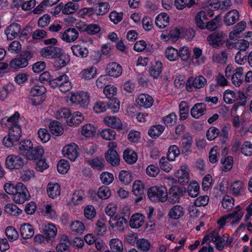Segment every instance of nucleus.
<instances>
[{"mask_svg": "<svg viewBox=\"0 0 252 252\" xmlns=\"http://www.w3.org/2000/svg\"><path fill=\"white\" fill-rule=\"evenodd\" d=\"M24 120L23 117H20L18 112H16L9 117L2 118L0 123L2 127L7 128L9 130L15 131L16 128H18L22 132L21 122Z\"/></svg>", "mask_w": 252, "mask_h": 252, "instance_id": "1", "label": "nucleus"}, {"mask_svg": "<svg viewBox=\"0 0 252 252\" xmlns=\"http://www.w3.org/2000/svg\"><path fill=\"white\" fill-rule=\"evenodd\" d=\"M149 198L153 202H165L167 199V190L163 186H155L150 188L147 192Z\"/></svg>", "mask_w": 252, "mask_h": 252, "instance_id": "2", "label": "nucleus"}, {"mask_svg": "<svg viewBox=\"0 0 252 252\" xmlns=\"http://www.w3.org/2000/svg\"><path fill=\"white\" fill-rule=\"evenodd\" d=\"M51 86L52 88H59L62 93H66L70 91L72 85L69 81L68 76L66 74L62 75L55 78L51 82Z\"/></svg>", "mask_w": 252, "mask_h": 252, "instance_id": "3", "label": "nucleus"}, {"mask_svg": "<svg viewBox=\"0 0 252 252\" xmlns=\"http://www.w3.org/2000/svg\"><path fill=\"white\" fill-rule=\"evenodd\" d=\"M30 197V195L26 187L22 183H17L13 196V201L17 204H22Z\"/></svg>", "mask_w": 252, "mask_h": 252, "instance_id": "4", "label": "nucleus"}, {"mask_svg": "<svg viewBox=\"0 0 252 252\" xmlns=\"http://www.w3.org/2000/svg\"><path fill=\"white\" fill-rule=\"evenodd\" d=\"M71 104L86 108L90 103V96L87 92H80L72 94L69 98Z\"/></svg>", "mask_w": 252, "mask_h": 252, "instance_id": "5", "label": "nucleus"}, {"mask_svg": "<svg viewBox=\"0 0 252 252\" xmlns=\"http://www.w3.org/2000/svg\"><path fill=\"white\" fill-rule=\"evenodd\" d=\"M30 56L29 52H25L21 56L12 59L9 64L10 68L17 70L26 67L29 64Z\"/></svg>", "mask_w": 252, "mask_h": 252, "instance_id": "6", "label": "nucleus"}, {"mask_svg": "<svg viewBox=\"0 0 252 252\" xmlns=\"http://www.w3.org/2000/svg\"><path fill=\"white\" fill-rule=\"evenodd\" d=\"M25 164V161L22 157L14 154L8 156L5 159L6 167L11 170L20 169Z\"/></svg>", "mask_w": 252, "mask_h": 252, "instance_id": "7", "label": "nucleus"}, {"mask_svg": "<svg viewBox=\"0 0 252 252\" xmlns=\"http://www.w3.org/2000/svg\"><path fill=\"white\" fill-rule=\"evenodd\" d=\"M46 88L41 84L37 83L32 87L30 91V95L33 97H37V101H33L34 105H38L41 103L44 100V94L46 92Z\"/></svg>", "mask_w": 252, "mask_h": 252, "instance_id": "8", "label": "nucleus"}, {"mask_svg": "<svg viewBox=\"0 0 252 252\" xmlns=\"http://www.w3.org/2000/svg\"><path fill=\"white\" fill-rule=\"evenodd\" d=\"M62 153L64 157L75 161L79 155V147L75 143H72L64 146Z\"/></svg>", "mask_w": 252, "mask_h": 252, "instance_id": "9", "label": "nucleus"}, {"mask_svg": "<svg viewBox=\"0 0 252 252\" xmlns=\"http://www.w3.org/2000/svg\"><path fill=\"white\" fill-rule=\"evenodd\" d=\"M21 27L17 23H12L6 27L4 34L7 40H11L18 37L20 33Z\"/></svg>", "mask_w": 252, "mask_h": 252, "instance_id": "10", "label": "nucleus"}, {"mask_svg": "<svg viewBox=\"0 0 252 252\" xmlns=\"http://www.w3.org/2000/svg\"><path fill=\"white\" fill-rule=\"evenodd\" d=\"M61 48L49 46L42 48L39 52L40 56L47 59H54L60 54Z\"/></svg>", "mask_w": 252, "mask_h": 252, "instance_id": "11", "label": "nucleus"}, {"mask_svg": "<svg viewBox=\"0 0 252 252\" xmlns=\"http://www.w3.org/2000/svg\"><path fill=\"white\" fill-rule=\"evenodd\" d=\"M21 135V132L18 128H16L15 131L9 130L8 135L4 137L3 139V145L8 148L12 147L19 140Z\"/></svg>", "mask_w": 252, "mask_h": 252, "instance_id": "12", "label": "nucleus"}, {"mask_svg": "<svg viewBox=\"0 0 252 252\" xmlns=\"http://www.w3.org/2000/svg\"><path fill=\"white\" fill-rule=\"evenodd\" d=\"M79 36V32L75 28H69L60 33L61 39L66 43H71L75 41Z\"/></svg>", "mask_w": 252, "mask_h": 252, "instance_id": "13", "label": "nucleus"}, {"mask_svg": "<svg viewBox=\"0 0 252 252\" xmlns=\"http://www.w3.org/2000/svg\"><path fill=\"white\" fill-rule=\"evenodd\" d=\"M185 214V209L181 205H175L168 212V217L172 220H177L182 218Z\"/></svg>", "mask_w": 252, "mask_h": 252, "instance_id": "14", "label": "nucleus"}, {"mask_svg": "<svg viewBox=\"0 0 252 252\" xmlns=\"http://www.w3.org/2000/svg\"><path fill=\"white\" fill-rule=\"evenodd\" d=\"M189 169L186 164L181 165L180 168L175 172V177L181 183H188L189 181Z\"/></svg>", "mask_w": 252, "mask_h": 252, "instance_id": "15", "label": "nucleus"}, {"mask_svg": "<svg viewBox=\"0 0 252 252\" xmlns=\"http://www.w3.org/2000/svg\"><path fill=\"white\" fill-rule=\"evenodd\" d=\"M206 84V79L202 75H199L195 77H190L188 80L187 86L188 88L189 87H193L196 89H201L203 88Z\"/></svg>", "mask_w": 252, "mask_h": 252, "instance_id": "16", "label": "nucleus"}, {"mask_svg": "<svg viewBox=\"0 0 252 252\" xmlns=\"http://www.w3.org/2000/svg\"><path fill=\"white\" fill-rule=\"evenodd\" d=\"M137 104L144 108H150L153 104L154 99L152 97L146 94H139L136 99Z\"/></svg>", "mask_w": 252, "mask_h": 252, "instance_id": "17", "label": "nucleus"}, {"mask_svg": "<svg viewBox=\"0 0 252 252\" xmlns=\"http://www.w3.org/2000/svg\"><path fill=\"white\" fill-rule=\"evenodd\" d=\"M106 70L107 76L118 78L122 74V67L118 63L112 62L107 64Z\"/></svg>", "mask_w": 252, "mask_h": 252, "instance_id": "18", "label": "nucleus"}, {"mask_svg": "<svg viewBox=\"0 0 252 252\" xmlns=\"http://www.w3.org/2000/svg\"><path fill=\"white\" fill-rule=\"evenodd\" d=\"M192 143V138L189 134L186 133L184 135L181 146V152L183 154L188 155L191 153V147Z\"/></svg>", "mask_w": 252, "mask_h": 252, "instance_id": "19", "label": "nucleus"}, {"mask_svg": "<svg viewBox=\"0 0 252 252\" xmlns=\"http://www.w3.org/2000/svg\"><path fill=\"white\" fill-rule=\"evenodd\" d=\"M103 123L107 126L118 130H121L123 128V124L121 120L115 116H105L103 119Z\"/></svg>", "mask_w": 252, "mask_h": 252, "instance_id": "20", "label": "nucleus"}, {"mask_svg": "<svg viewBox=\"0 0 252 252\" xmlns=\"http://www.w3.org/2000/svg\"><path fill=\"white\" fill-rule=\"evenodd\" d=\"M109 222L112 228H116L118 230L123 231L125 228L124 225L127 222V221L123 217L116 216L115 217L111 218Z\"/></svg>", "mask_w": 252, "mask_h": 252, "instance_id": "21", "label": "nucleus"}, {"mask_svg": "<svg viewBox=\"0 0 252 252\" xmlns=\"http://www.w3.org/2000/svg\"><path fill=\"white\" fill-rule=\"evenodd\" d=\"M44 154V150L41 146L32 147L25 158L30 160H35L41 158Z\"/></svg>", "mask_w": 252, "mask_h": 252, "instance_id": "22", "label": "nucleus"}, {"mask_svg": "<svg viewBox=\"0 0 252 252\" xmlns=\"http://www.w3.org/2000/svg\"><path fill=\"white\" fill-rule=\"evenodd\" d=\"M42 232L45 236L47 237V239L51 240L57 236V228L53 223H44L42 225Z\"/></svg>", "mask_w": 252, "mask_h": 252, "instance_id": "23", "label": "nucleus"}, {"mask_svg": "<svg viewBox=\"0 0 252 252\" xmlns=\"http://www.w3.org/2000/svg\"><path fill=\"white\" fill-rule=\"evenodd\" d=\"M84 120L83 114L79 112H71V115L68 119H67V124L70 126H77Z\"/></svg>", "mask_w": 252, "mask_h": 252, "instance_id": "24", "label": "nucleus"}, {"mask_svg": "<svg viewBox=\"0 0 252 252\" xmlns=\"http://www.w3.org/2000/svg\"><path fill=\"white\" fill-rule=\"evenodd\" d=\"M206 111V105L203 103H197L191 108L190 115L195 119H199L205 114Z\"/></svg>", "mask_w": 252, "mask_h": 252, "instance_id": "25", "label": "nucleus"}, {"mask_svg": "<svg viewBox=\"0 0 252 252\" xmlns=\"http://www.w3.org/2000/svg\"><path fill=\"white\" fill-rule=\"evenodd\" d=\"M170 17L167 14L162 12L158 14L155 19V24L159 29H162L169 25Z\"/></svg>", "mask_w": 252, "mask_h": 252, "instance_id": "26", "label": "nucleus"}, {"mask_svg": "<svg viewBox=\"0 0 252 252\" xmlns=\"http://www.w3.org/2000/svg\"><path fill=\"white\" fill-rule=\"evenodd\" d=\"M145 216L140 213L132 215L129 220V225L132 228H138L142 226L145 222Z\"/></svg>", "mask_w": 252, "mask_h": 252, "instance_id": "27", "label": "nucleus"}, {"mask_svg": "<svg viewBox=\"0 0 252 252\" xmlns=\"http://www.w3.org/2000/svg\"><path fill=\"white\" fill-rule=\"evenodd\" d=\"M245 190L244 184L239 180L234 181L230 187V192L234 196L242 195Z\"/></svg>", "mask_w": 252, "mask_h": 252, "instance_id": "28", "label": "nucleus"}, {"mask_svg": "<svg viewBox=\"0 0 252 252\" xmlns=\"http://www.w3.org/2000/svg\"><path fill=\"white\" fill-rule=\"evenodd\" d=\"M46 190L49 197L54 199L60 195L61 189L58 183L50 182L47 185Z\"/></svg>", "mask_w": 252, "mask_h": 252, "instance_id": "29", "label": "nucleus"}, {"mask_svg": "<svg viewBox=\"0 0 252 252\" xmlns=\"http://www.w3.org/2000/svg\"><path fill=\"white\" fill-rule=\"evenodd\" d=\"M227 216L229 218V220H231L230 224L232 226H236L240 222L244 216V212L241 210L239 206H238L232 213L227 214Z\"/></svg>", "mask_w": 252, "mask_h": 252, "instance_id": "30", "label": "nucleus"}, {"mask_svg": "<svg viewBox=\"0 0 252 252\" xmlns=\"http://www.w3.org/2000/svg\"><path fill=\"white\" fill-rule=\"evenodd\" d=\"M97 127L92 124H86L81 127V133L86 138L94 137L96 134Z\"/></svg>", "mask_w": 252, "mask_h": 252, "instance_id": "31", "label": "nucleus"}, {"mask_svg": "<svg viewBox=\"0 0 252 252\" xmlns=\"http://www.w3.org/2000/svg\"><path fill=\"white\" fill-rule=\"evenodd\" d=\"M244 68L236 67L235 72L231 77L232 83L236 87H239L243 82Z\"/></svg>", "mask_w": 252, "mask_h": 252, "instance_id": "32", "label": "nucleus"}, {"mask_svg": "<svg viewBox=\"0 0 252 252\" xmlns=\"http://www.w3.org/2000/svg\"><path fill=\"white\" fill-rule=\"evenodd\" d=\"M209 13L207 14L205 11L198 12L195 17V22L196 25L201 29H206V24L208 20V16Z\"/></svg>", "mask_w": 252, "mask_h": 252, "instance_id": "33", "label": "nucleus"}, {"mask_svg": "<svg viewBox=\"0 0 252 252\" xmlns=\"http://www.w3.org/2000/svg\"><path fill=\"white\" fill-rule=\"evenodd\" d=\"M192 62L194 65H200L203 64L206 60L205 56L202 55V50L198 47H194L192 50Z\"/></svg>", "mask_w": 252, "mask_h": 252, "instance_id": "34", "label": "nucleus"}, {"mask_svg": "<svg viewBox=\"0 0 252 252\" xmlns=\"http://www.w3.org/2000/svg\"><path fill=\"white\" fill-rule=\"evenodd\" d=\"M207 40L209 44L214 48H217L223 43L222 35L219 33H213L209 35Z\"/></svg>", "mask_w": 252, "mask_h": 252, "instance_id": "35", "label": "nucleus"}, {"mask_svg": "<svg viewBox=\"0 0 252 252\" xmlns=\"http://www.w3.org/2000/svg\"><path fill=\"white\" fill-rule=\"evenodd\" d=\"M233 239L230 238L227 235H223L220 237L216 241H215V247L217 250L221 251L223 250L224 246H229L232 243Z\"/></svg>", "mask_w": 252, "mask_h": 252, "instance_id": "36", "label": "nucleus"}, {"mask_svg": "<svg viewBox=\"0 0 252 252\" xmlns=\"http://www.w3.org/2000/svg\"><path fill=\"white\" fill-rule=\"evenodd\" d=\"M239 18L238 11L233 9L228 12L224 16V22L227 26L233 25L236 23Z\"/></svg>", "mask_w": 252, "mask_h": 252, "instance_id": "37", "label": "nucleus"}, {"mask_svg": "<svg viewBox=\"0 0 252 252\" xmlns=\"http://www.w3.org/2000/svg\"><path fill=\"white\" fill-rule=\"evenodd\" d=\"M20 230L22 237L25 239L32 238L34 234V229L30 223L22 224Z\"/></svg>", "mask_w": 252, "mask_h": 252, "instance_id": "38", "label": "nucleus"}, {"mask_svg": "<svg viewBox=\"0 0 252 252\" xmlns=\"http://www.w3.org/2000/svg\"><path fill=\"white\" fill-rule=\"evenodd\" d=\"M97 74V69L92 65L83 69L80 72L81 77L85 80H91L94 78Z\"/></svg>", "mask_w": 252, "mask_h": 252, "instance_id": "39", "label": "nucleus"}, {"mask_svg": "<svg viewBox=\"0 0 252 252\" xmlns=\"http://www.w3.org/2000/svg\"><path fill=\"white\" fill-rule=\"evenodd\" d=\"M32 147L33 143L30 140H24L21 141L18 147L20 155L25 157Z\"/></svg>", "mask_w": 252, "mask_h": 252, "instance_id": "40", "label": "nucleus"}, {"mask_svg": "<svg viewBox=\"0 0 252 252\" xmlns=\"http://www.w3.org/2000/svg\"><path fill=\"white\" fill-rule=\"evenodd\" d=\"M69 229L73 234H82L85 229V226L81 221L74 220L72 221L69 225Z\"/></svg>", "mask_w": 252, "mask_h": 252, "instance_id": "41", "label": "nucleus"}, {"mask_svg": "<svg viewBox=\"0 0 252 252\" xmlns=\"http://www.w3.org/2000/svg\"><path fill=\"white\" fill-rule=\"evenodd\" d=\"M107 161L113 166H117L120 163V158L116 151L108 150L106 153Z\"/></svg>", "mask_w": 252, "mask_h": 252, "instance_id": "42", "label": "nucleus"}, {"mask_svg": "<svg viewBox=\"0 0 252 252\" xmlns=\"http://www.w3.org/2000/svg\"><path fill=\"white\" fill-rule=\"evenodd\" d=\"M71 50L73 54L77 57L85 58L88 56L89 53L86 47L79 44L72 45L71 47Z\"/></svg>", "mask_w": 252, "mask_h": 252, "instance_id": "43", "label": "nucleus"}, {"mask_svg": "<svg viewBox=\"0 0 252 252\" xmlns=\"http://www.w3.org/2000/svg\"><path fill=\"white\" fill-rule=\"evenodd\" d=\"M109 245L112 252H123L124 246L123 242L117 238L110 239L109 242Z\"/></svg>", "mask_w": 252, "mask_h": 252, "instance_id": "44", "label": "nucleus"}, {"mask_svg": "<svg viewBox=\"0 0 252 252\" xmlns=\"http://www.w3.org/2000/svg\"><path fill=\"white\" fill-rule=\"evenodd\" d=\"M246 23L241 21L239 22L233 28V30L229 33V38L231 39H234L239 36L241 32L245 29Z\"/></svg>", "mask_w": 252, "mask_h": 252, "instance_id": "45", "label": "nucleus"}, {"mask_svg": "<svg viewBox=\"0 0 252 252\" xmlns=\"http://www.w3.org/2000/svg\"><path fill=\"white\" fill-rule=\"evenodd\" d=\"M54 115L58 120L61 121L65 120L67 123V119H68L71 115V111L66 108H61L57 110Z\"/></svg>", "mask_w": 252, "mask_h": 252, "instance_id": "46", "label": "nucleus"}, {"mask_svg": "<svg viewBox=\"0 0 252 252\" xmlns=\"http://www.w3.org/2000/svg\"><path fill=\"white\" fill-rule=\"evenodd\" d=\"M54 59L56 60V65L60 67L65 66L70 61L69 56L63 53L61 48L60 54Z\"/></svg>", "mask_w": 252, "mask_h": 252, "instance_id": "47", "label": "nucleus"}, {"mask_svg": "<svg viewBox=\"0 0 252 252\" xmlns=\"http://www.w3.org/2000/svg\"><path fill=\"white\" fill-rule=\"evenodd\" d=\"M123 158L128 164L134 163L137 160V154L133 150L127 149L124 151Z\"/></svg>", "mask_w": 252, "mask_h": 252, "instance_id": "48", "label": "nucleus"}, {"mask_svg": "<svg viewBox=\"0 0 252 252\" xmlns=\"http://www.w3.org/2000/svg\"><path fill=\"white\" fill-rule=\"evenodd\" d=\"M162 64L159 61H155L149 69V72L152 76L157 78L161 72Z\"/></svg>", "mask_w": 252, "mask_h": 252, "instance_id": "49", "label": "nucleus"}, {"mask_svg": "<svg viewBox=\"0 0 252 252\" xmlns=\"http://www.w3.org/2000/svg\"><path fill=\"white\" fill-rule=\"evenodd\" d=\"M49 128L51 133L56 135L59 136L63 134V129L60 123L54 121L51 122L49 126Z\"/></svg>", "mask_w": 252, "mask_h": 252, "instance_id": "50", "label": "nucleus"}, {"mask_svg": "<svg viewBox=\"0 0 252 252\" xmlns=\"http://www.w3.org/2000/svg\"><path fill=\"white\" fill-rule=\"evenodd\" d=\"M165 127L160 125L152 126L148 131V134L152 138H156L161 134L164 131Z\"/></svg>", "mask_w": 252, "mask_h": 252, "instance_id": "51", "label": "nucleus"}, {"mask_svg": "<svg viewBox=\"0 0 252 252\" xmlns=\"http://www.w3.org/2000/svg\"><path fill=\"white\" fill-rule=\"evenodd\" d=\"M166 58L170 61H175L179 58L178 51L172 46H169L165 50Z\"/></svg>", "mask_w": 252, "mask_h": 252, "instance_id": "52", "label": "nucleus"}, {"mask_svg": "<svg viewBox=\"0 0 252 252\" xmlns=\"http://www.w3.org/2000/svg\"><path fill=\"white\" fill-rule=\"evenodd\" d=\"M137 248L143 252L148 251L151 248L149 241L144 238L137 239L136 241Z\"/></svg>", "mask_w": 252, "mask_h": 252, "instance_id": "53", "label": "nucleus"}, {"mask_svg": "<svg viewBox=\"0 0 252 252\" xmlns=\"http://www.w3.org/2000/svg\"><path fill=\"white\" fill-rule=\"evenodd\" d=\"M227 57V53L225 51H223L220 53L214 52L213 54L212 59L214 62L224 64L226 62Z\"/></svg>", "mask_w": 252, "mask_h": 252, "instance_id": "54", "label": "nucleus"}, {"mask_svg": "<svg viewBox=\"0 0 252 252\" xmlns=\"http://www.w3.org/2000/svg\"><path fill=\"white\" fill-rule=\"evenodd\" d=\"M4 208L6 213L13 216H18L22 213V210L13 203H8Z\"/></svg>", "mask_w": 252, "mask_h": 252, "instance_id": "55", "label": "nucleus"}, {"mask_svg": "<svg viewBox=\"0 0 252 252\" xmlns=\"http://www.w3.org/2000/svg\"><path fill=\"white\" fill-rule=\"evenodd\" d=\"M78 8V5L73 2L69 1L64 5L63 4V13L69 15L75 12Z\"/></svg>", "mask_w": 252, "mask_h": 252, "instance_id": "56", "label": "nucleus"}, {"mask_svg": "<svg viewBox=\"0 0 252 252\" xmlns=\"http://www.w3.org/2000/svg\"><path fill=\"white\" fill-rule=\"evenodd\" d=\"M84 198L85 193L83 190H75L72 195L71 202L75 205L79 204L82 203Z\"/></svg>", "mask_w": 252, "mask_h": 252, "instance_id": "57", "label": "nucleus"}, {"mask_svg": "<svg viewBox=\"0 0 252 252\" xmlns=\"http://www.w3.org/2000/svg\"><path fill=\"white\" fill-rule=\"evenodd\" d=\"M199 186L196 181H192L188 187V194L191 197L197 196L199 193Z\"/></svg>", "mask_w": 252, "mask_h": 252, "instance_id": "58", "label": "nucleus"}, {"mask_svg": "<svg viewBox=\"0 0 252 252\" xmlns=\"http://www.w3.org/2000/svg\"><path fill=\"white\" fill-rule=\"evenodd\" d=\"M180 152L177 145L170 146L168 148L167 157L170 161H173L180 155Z\"/></svg>", "mask_w": 252, "mask_h": 252, "instance_id": "59", "label": "nucleus"}, {"mask_svg": "<svg viewBox=\"0 0 252 252\" xmlns=\"http://www.w3.org/2000/svg\"><path fill=\"white\" fill-rule=\"evenodd\" d=\"M144 189V186L141 181L136 180L133 183L132 191L135 195H143Z\"/></svg>", "mask_w": 252, "mask_h": 252, "instance_id": "60", "label": "nucleus"}, {"mask_svg": "<svg viewBox=\"0 0 252 252\" xmlns=\"http://www.w3.org/2000/svg\"><path fill=\"white\" fill-rule=\"evenodd\" d=\"M220 229H216L210 232L208 235H206L203 238V242L210 243L211 241L214 242L216 241L220 237L219 234Z\"/></svg>", "mask_w": 252, "mask_h": 252, "instance_id": "61", "label": "nucleus"}, {"mask_svg": "<svg viewBox=\"0 0 252 252\" xmlns=\"http://www.w3.org/2000/svg\"><path fill=\"white\" fill-rule=\"evenodd\" d=\"M100 136L106 140H112L115 138L116 132L110 128H104L100 132Z\"/></svg>", "mask_w": 252, "mask_h": 252, "instance_id": "62", "label": "nucleus"}, {"mask_svg": "<svg viewBox=\"0 0 252 252\" xmlns=\"http://www.w3.org/2000/svg\"><path fill=\"white\" fill-rule=\"evenodd\" d=\"M108 108V104L105 101L98 100L94 104L93 107L94 111L96 113L104 112Z\"/></svg>", "mask_w": 252, "mask_h": 252, "instance_id": "63", "label": "nucleus"}, {"mask_svg": "<svg viewBox=\"0 0 252 252\" xmlns=\"http://www.w3.org/2000/svg\"><path fill=\"white\" fill-rule=\"evenodd\" d=\"M241 153L245 156L252 155V143L249 141H245L241 147Z\"/></svg>", "mask_w": 252, "mask_h": 252, "instance_id": "64", "label": "nucleus"}]
</instances>
